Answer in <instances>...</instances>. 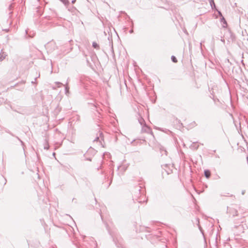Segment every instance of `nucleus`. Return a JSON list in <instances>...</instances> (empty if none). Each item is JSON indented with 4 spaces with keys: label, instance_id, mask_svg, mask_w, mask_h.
<instances>
[{
    "label": "nucleus",
    "instance_id": "4be33fe9",
    "mask_svg": "<svg viewBox=\"0 0 248 248\" xmlns=\"http://www.w3.org/2000/svg\"><path fill=\"white\" fill-rule=\"evenodd\" d=\"M139 202H141V201H138Z\"/></svg>",
    "mask_w": 248,
    "mask_h": 248
},
{
    "label": "nucleus",
    "instance_id": "393cba45",
    "mask_svg": "<svg viewBox=\"0 0 248 248\" xmlns=\"http://www.w3.org/2000/svg\"><path fill=\"white\" fill-rule=\"evenodd\" d=\"M22 83L24 84L25 82L24 81H23Z\"/></svg>",
    "mask_w": 248,
    "mask_h": 248
},
{
    "label": "nucleus",
    "instance_id": "5701e85b",
    "mask_svg": "<svg viewBox=\"0 0 248 248\" xmlns=\"http://www.w3.org/2000/svg\"><path fill=\"white\" fill-rule=\"evenodd\" d=\"M89 161H91V159L90 158L87 159Z\"/></svg>",
    "mask_w": 248,
    "mask_h": 248
},
{
    "label": "nucleus",
    "instance_id": "ddd939ff",
    "mask_svg": "<svg viewBox=\"0 0 248 248\" xmlns=\"http://www.w3.org/2000/svg\"><path fill=\"white\" fill-rule=\"evenodd\" d=\"M192 148L195 149H197L198 148V146H196V144H195V143H193V146H192Z\"/></svg>",
    "mask_w": 248,
    "mask_h": 248
},
{
    "label": "nucleus",
    "instance_id": "39448f33",
    "mask_svg": "<svg viewBox=\"0 0 248 248\" xmlns=\"http://www.w3.org/2000/svg\"><path fill=\"white\" fill-rule=\"evenodd\" d=\"M139 123L141 125H143L145 123V121L142 118H140L138 120Z\"/></svg>",
    "mask_w": 248,
    "mask_h": 248
},
{
    "label": "nucleus",
    "instance_id": "f3484780",
    "mask_svg": "<svg viewBox=\"0 0 248 248\" xmlns=\"http://www.w3.org/2000/svg\"><path fill=\"white\" fill-rule=\"evenodd\" d=\"M139 188H140V187H139V186H138V187H137V189H137L138 191H140V189H139Z\"/></svg>",
    "mask_w": 248,
    "mask_h": 248
},
{
    "label": "nucleus",
    "instance_id": "aec40b11",
    "mask_svg": "<svg viewBox=\"0 0 248 248\" xmlns=\"http://www.w3.org/2000/svg\"><path fill=\"white\" fill-rule=\"evenodd\" d=\"M75 1H76V0H73L72 1V3H75Z\"/></svg>",
    "mask_w": 248,
    "mask_h": 248
},
{
    "label": "nucleus",
    "instance_id": "dca6fc26",
    "mask_svg": "<svg viewBox=\"0 0 248 248\" xmlns=\"http://www.w3.org/2000/svg\"><path fill=\"white\" fill-rule=\"evenodd\" d=\"M245 190H243V191H242V195H244V194H245Z\"/></svg>",
    "mask_w": 248,
    "mask_h": 248
},
{
    "label": "nucleus",
    "instance_id": "20e7f679",
    "mask_svg": "<svg viewBox=\"0 0 248 248\" xmlns=\"http://www.w3.org/2000/svg\"><path fill=\"white\" fill-rule=\"evenodd\" d=\"M204 175L207 178H209L211 175L210 171L209 170H205Z\"/></svg>",
    "mask_w": 248,
    "mask_h": 248
},
{
    "label": "nucleus",
    "instance_id": "a211bd4d",
    "mask_svg": "<svg viewBox=\"0 0 248 248\" xmlns=\"http://www.w3.org/2000/svg\"><path fill=\"white\" fill-rule=\"evenodd\" d=\"M218 14L222 16V14H221V13L219 11H218Z\"/></svg>",
    "mask_w": 248,
    "mask_h": 248
},
{
    "label": "nucleus",
    "instance_id": "f8f14e48",
    "mask_svg": "<svg viewBox=\"0 0 248 248\" xmlns=\"http://www.w3.org/2000/svg\"><path fill=\"white\" fill-rule=\"evenodd\" d=\"M221 22H223V23L224 24H225L226 25H227V22L225 19V18H224V17H222V18H221Z\"/></svg>",
    "mask_w": 248,
    "mask_h": 248
},
{
    "label": "nucleus",
    "instance_id": "2eb2a0df",
    "mask_svg": "<svg viewBox=\"0 0 248 248\" xmlns=\"http://www.w3.org/2000/svg\"><path fill=\"white\" fill-rule=\"evenodd\" d=\"M21 143L22 145L23 144V142L17 137H16Z\"/></svg>",
    "mask_w": 248,
    "mask_h": 248
},
{
    "label": "nucleus",
    "instance_id": "9b49d317",
    "mask_svg": "<svg viewBox=\"0 0 248 248\" xmlns=\"http://www.w3.org/2000/svg\"><path fill=\"white\" fill-rule=\"evenodd\" d=\"M55 84L58 85V87H60L62 85V83L60 82H56Z\"/></svg>",
    "mask_w": 248,
    "mask_h": 248
},
{
    "label": "nucleus",
    "instance_id": "9d476101",
    "mask_svg": "<svg viewBox=\"0 0 248 248\" xmlns=\"http://www.w3.org/2000/svg\"><path fill=\"white\" fill-rule=\"evenodd\" d=\"M161 152L162 151H164V154H165V155H167V151L165 150V149L163 147H161L160 149Z\"/></svg>",
    "mask_w": 248,
    "mask_h": 248
},
{
    "label": "nucleus",
    "instance_id": "b1692460",
    "mask_svg": "<svg viewBox=\"0 0 248 248\" xmlns=\"http://www.w3.org/2000/svg\"><path fill=\"white\" fill-rule=\"evenodd\" d=\"M55 153H53V155H55Z\"/></svg>",
    "mask_w": 248,
    "mask_h": 248
},
{
    "label": "nucleus",
    "instance_id": "1a4fd4ad",
    "mask_svg": "<svg viewBox=\"0 0 248 248\" xmlns=\"http://www.w3.org/2000/svg\"><path fill=\"white\" fill-rule=\"evenodd\" d=\"M62 2L65 5H67L69 3V2L68 1V0H62Z\"/></svg>",
    "mask_w": 248,
    "mask_h": 248
},
{
    "label": "nucleus",
    "instance_id": "6e6552de",
    "mask_svg": "<svg viewBox=\"0 0 248 248\" xmlns=\"http://www.w3.org/2000/svg\"><path fill=\"white\" fill-rule=\"evenodd\" d=\"M171 59L173 62H177L176 58L174 56H171Z\"/></svg>",
    "mask_w": 248,
    "mask_h": 248
},
{
    "label": "nucleus",
    "instance_id": "6ab92c4d",
    "mask_svg": "<svg viewBox=\"0 0 248 248\" xmlns=\"http://www.w3.org/2000/svg\"><path fill=\"white\" fill-rule=\"evenodd\" d=\"M44 149H48V147H47V146H45V147H44Z\"/></svg>",
    "mask_w": 248,
    "mask_h": 248
},
{
    "label": "nucleus",
    "instance_id": "423d86ee",
    "mask_svg": "<svg viewBox=\"0 0 248 248\" xmlns=\"http://www.w3.org/2000/svg\"><path fill=\"white\" fill-rule=\"evenodd\" d=\"M209 2H210V5H211L212 8L213 9V8H215L216 5H215L214 0H209Z\"/></svg>",
    "mask_w": 248,
    "mask_h": 248
},
{
    "label": "nucleus",
    "instance_id": "f257e3e1",
    "mask_svg": "<svg viewBox=\"0 0 248 248\" xmlns=\"http://www.w3.org/2000/svg\"><path fill=\"white\" fill-rule=\"evenodd\" d=\"M141 130L142 132L148 133L150 131V129L146 124H144L142 126Z\"/></svg>",
    "mask_w": 248,
    "mask_h": 248
},
{
    "label": "nucleus",
    "instance_id": "4468645a",
    "mask_svg": "<svg viewBox=\"0 0 248 248\" xmlns=\"http://www.w3.org/2000/svg\"><path fill=\"white\" fill-rule=\"evenodd\" d=\"M99 140V137H97L95 138V139L93 140L94 141H97Z\"/></svg>",
    "mask_w": 248,
    "mask_h": 248
},
{
    "label": "nucleus",
    "instance_id": "7ed1b4c3",
    "mask_svg": "<svg viewBox=\"0 0 248 248\" xmlns=\"http://www.w3.org/2000/svg\"><path fill=\"white\" fill-rule=\"evenodd\" d=\"M68 82H67L65 85H64L65 86V93L66 95H68L69 93V88L67 85Z\"/></svg>",
    "mask_w": 248,
    "mask_h": 248
},
{
    "label": "nucleus",
    "instance_id": "412c9836",
    "mask_svg": "<svg viewBox=\"0 0 248 248\" xmlns=\"http://www.w3.org/2000/svg\"><path fill=\"white\" fill-rule=\"evenodd\" d=\"M130 33L133 32V30H130Z\"/></svg>",
    "mask_w": 248,
    "mask_h": 248
},
{
    "label": "nucleus",
    "instance_id": "f03ea898",
    "mask_svg": "<svg viewBox=\"0 0 248 248\" xmlns=\"http://www.w3.org/2000/svg\"><path fill=\"white\" fill-rule=\"evenodd\" d=\"M6 56V53L3 52L2 50H1L0 53V62L2 61Z\"/></svg>",
    "mask_w": 248,
    "mask_h": 248
},
{
    "label": "nucleus",
    "instance_id": "0eeeda50",
    "mask_svg": "<svg viewBox=\"0 0 248 248\" xmlns=\"http://www.w3.org/2000/svg\"><path fill=\"white\" fill-rule=\"evenodd\" d=\"M93 46L94 48H99V45L95 42H93Z\"/></svg>",
    "mask_w": 248,
    "mask_h": 248
}]
</instances>
